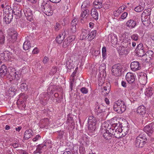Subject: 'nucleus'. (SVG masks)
<instances>
[{
	"mask_svg": "<svg viewBox=\"0 0 154 154\" xmlns=\"http://www.w3.org/2000/svg\"><path fill=\"white\" fill-rule=\"evenodd\" d=\"M57 71V68H52L50 73L51 74H53L56 72Z\"/></svg>",
	"mask_w": 154,
	"mask_h": 154,
	"instance_id": "69168bd1",
	"label": "nucleus"
},
{
	"mask_svg": "<svg viewBox=\"0 0 154 154\" xmlns=\"http://www.w3.org/2000/svg\"><path fill=\"white\" fill-rule=\"evenodd\" d=\"M103 0H95L93 3L94 7L97 9H100L102 6Z\"/></svg>",
	"mask_w": 154,
	"mask_h": 154,
	"instance_id": "412c9836",
	"label": "nucleus"
},
{
	"mask_svg": "<svg viewBox=\"0 0 154 154\" xmlns=\"http://www.w3.org/2000/svg\"><path fill=\"white\" fill-rule=\"evenodd\" d=\"M96 119L94 117L92 116H90L89 117L88 120V124H96Z\"/></svg>",
	"mask_w": 154,
	"mask_h": 154,
	"instance_id": "cd10ccee",
	"label": "nucleus"
},
{
	"mask_svg": "<svg viewBox=\"0 0 154 154\" xmlns=\"http://www.w3.org/2000/svg\"><path fill=\"white\" fill-rule=\"evenodd\" d=\"M44 146H46L44 144H39L37 146L36 150L33 152V153L35 154L37 153L41 154L42 152V149Z\"/></svg>",
	"mask_w": 154,
	"mask_h": 154,
	"instance_id": "a878e982",
	"label": "nucleus"
},
{
	"mask_svg": "<svg viewBox=\"0 0 154 154\" xmlns=\"http://www.w3.org/2000/svg\"><path fill=\"white\" fill-rule=\"evenodd\" d=\"M90 2L88 0H86L84 2L81 6L82 9L87 8L89 6Z\"/></svg>",
	"mask_w": 154,
	"mask_h": 154,
	"instance_id": "e433bc0d",
	"label": "nucleus"
},
{
	"mask_svg": "<svg viewBox=\"0 0 154 154\" xmlns=\"http://www.w3.org/2000/svg\"><path fill=\"white\" fill-rule=\"evenodd\" d=\"M128 15V13L126 12H124L123 13L121 16V18L122 19H125Z\"/></svg>",
	"mask_w": 154,
	"mask_h": 154,
	"instance_id": "0e129e2a",
	"label": "nucleus"
},
{
	"mask_svg": "<svg viewBox=\"0 0 154 154\" xmlns=\"http://www.w3.org/2000/svg\"><path fill=\"white\" fill-rule=\"evenodd\" d=\"M147 76L146 74L143 72L140 73L139 77V81L140 84L145 85L147 82Z\"/></svg>",
	"mask_w": 154,
	"mask_h": 154,
	"instance_id": "f8f14e48",
	"label": "nucleus"
},
{
	"mask_svg": "<svg viewBox=\"0 0 154 154\" xmlns=\"http://www.w3.org/2000/svg\"><path fill=\"white\" fill-rule=\"evenodd\" d=\"M42 122L44 125L45 126H48L50 123L49 119L48 118H45L42 120L41 122Z\"/></svg>",
	"mask_w": 154,
	"mask_h": 154,
	"instance_id": "79ce46f5",
	"label": "nucleus"
},
{
	"mask_svg": "<svg viewBox=\"0 0 154 154\" xmlns=\"http://www.w3.org/2000/svg\"><path fill=\"white\" fill-rule=\"evenodd\" d=\"M131 40L130 39L128 38L127 39L124 40L122 43V46L124 48H129L130 46H131Z\"/></svg>",
	"mask_w": 154,
	"mask_h": 154,
	"instance_id": "bb28decb",
	"label": "nucleus"
},
{
	"mask_svg": "<svg viewBox=\"0 0 154 154\" xmlns=\"http://www.w3.org/2000/svg\"><path fill=\"white\" fill-rule=\"evenodd\" d=\"M12 54L8 51H5L0 54V67H2L3 66H5V64H2V60L4 61L11 60L12 58Z\"/></svg>",
	"mask_w": 154,
	"mask_h": 154,
	"instance_id": "423d86ee",
	"label": "nucleus"
},
{
	"mask_svg": "<svg viewBox=\"0 0 154 154\" xmlns=\"http://www.w3.org/2000/svg\"><path fill=\"white\" fill-rule=\"evenodd\" d=\"M72 25L71 31L73 33L75 32L76 30V27L75 24H72Z\"/></svg>",
	"mask_w": 154,
	"mask_h": 154,
	"instance_id": "052dcab7",
	"label": "nucleus"
},
{
	"mask_svg": "<svg viewBox=\"0 0 154 154\" xmlns=\"http://www.w3.org/2000/svg\"><path fill=\"white\" fill-rule=\"evenodd\" d=\"M91 14L92 17L95 20L98 19V14L95 8H92L91 10Z\"/></svg>",
	"mask_w": 154,
	"mask_h": 154,
	"instance_id": "393cba45",
	"label": "nucleus"
},
{
	"mask_svg": "<svg viewBox=\"0 0 154 154\" xmlns=\"http://www.w3.org/2000/svg\"><path fill=\"white\" fill-rule=\"evenodd\" d=\"M147 140L145 135L140 134L136 138L134 144L135 146L137 148L143 147L146 143Z\"/></svg>",
	"mask_w": 154,
	"mask_h": 154,
	"instance_id": "39448f33",
	"label": "nucleus"
},
{
	"mask_svg": "<svg viewBox=\"0 0 154 154\" xmlns=\"http://www.w3.org/2000/svg\"><path fill=\"white\" fill-rule=\"evenodd\" d=\"M95 107V112L97 113H100L105 111V110H106V107L103 105L102 104H99L98 103H97Z\"/></svg>",
	"mask_w": 154,
	"mask_h": 154,
	"instance_id": "dca6fc26",
	"label": "nucleus"
},
{
	"mask_svg": "<svg viewBox=\"0 0 154 154\" xmlns=\"http://www.w3.org/2000/svg\"><path fill=\"white\" fill-rule=\"evenodd\" d=\"M20 88L22 91H26L27 89V85L25 83H22L20 85Z\"/></svg>",
	"mask_w": 154,
	"mask_h": 154,
	"instance_id": "c9c22d12",
	"label": "nucleus"
},
{
	"mask_svg": "<svg viewBox=\"0 0 154 154\" xmlns=\"http://www.w3.org/2000/svg\"><path fill=\"white\" fill-rule=\"evenodd\" d=\"M136 25V22L132 19L128 20L126 23V25L130 29L134 28Z\"/></svg>",
	"mask_w": 154,
	"mask_h": 154,
	"instance_id": "aec40b11",
	"label": "nucleus"
},
{
	"mask_svg": "<svg viewBox=\"0 0 154 154\" xmlns=\"http://www.w3.org/2000/svg\"><path fill=\"white\" fill-rule=\"evenodd\" d=\"M41 137L39 135H36L32 140L33 142H35L40 139Z\"/></svg>",
	"mask_w": 154,
	"mask_h": 154,
	"instance_id": "13d9d810",
	"label": "nucleus"
},
{
	"mask_svg": "<svg viewBox=\"0 0 154 154\" xmlns=\"http://www.w3.org/2000/svg\"><path fill=\"white\" fill-rule=\"evenodd\" d=\"M19 96L20 97L23 99L24 100H26L27 98V96L23 93L20 94Z\"/></svg>",
	"mask_w": 154,
	"mask_h": 154,
	"instance_id": "bf43d9fd",
	"label": "nucleus"
},
{
	"mask_svg": "<svg viewBox=\"0 0 154 154\" xmlns=\"http://www.w3.org/2000/svg\"><path fill=\"white\" fill-rule=\"evenodd\" d=\"M88 33V31L84 29L82 31L81 36L83 37V39H85L87 37Z\"/></svg>",
	"mask_w": 154,
	"mask_h": 154,
	"instance_id": "c03bdc74",
	"label": "nucleus"
},
{
	"mask_svg": "<svg viewBox=\"0 0 154 154\" xmlns=\"http://www.w3.org/2000/svg\"><path fill=\"white\" fill-rule=\"evenodd\" d=\"M96 33V30L92 31L89 33H88V35H89V36L88 38L90 39L89 40L91 41L95 37Z\"/></svg>",
	"mask_w": 154,
	"mask_h": 154,
	"instance_id": "2f4dec72",
	"label": "nucleus"
},
{
	"mask_svg": "<svg viewBox=\"0 0 154 154\" xmlns=\"http://www.w3.org/2000/svg\"><path fill=\"white\" fill-rule=\"evenodd\" d=\"M139 38L138 35L136 33L134 34L131 36V38L135 41H137Z\"/></svg>",
	"mask_w": 154,
	"mask_h": 154,
	"instance_id": "09e8293b",
	"label": "nucleus"
},
{
	"mask_svg": "<svg viewBox=\"0 0 154 154\" xmlns=\"http://www.w3.org/2000/svg\"><path fill=\"white\" fill-rule=\"evenodd\" d=\"M143 49L144 48L143 46V44L142 43H140L138 45L136 48V51L137 50H139Z\"/></svg>",
	"mask_w": 154,
	"mask_h": 154,
	"instance_id": "4d7b16f0",
	"label": "nucleus"
},
{
	"mask_svg": "<svg viewBox=\"0 0 154 154\" xmlns=\"http://www.w3.org/2000/svg\"><path fill=\"white\" fill-rule=\"evenodd\" d=\"M143 8L142 6L140 5L135 7L134 9V10L137 12H140L143 11Z\"/></svg>",
	"mask_w": 154,
	"mask_h": 154,
	"instance_id": "8fccbe9b",
	"label": "nucleus"
},
{
	"mask_svg": "<svg viewBox=\"0 0 154 154\" xmlns=\"http://www.w3.org/2000/svg\"><path fill=\"white\" fill-rule=\"evenodd\" d=\"M111 43L114 45H116L118 42V39L117 36L115 34H113L111 36Z\"/></svg>",
	"mask_w": 154,
	"mask_h": 154,
	"instance_id": "c85d7f7f",
	"label": "nucleus"
},
{
	"mask_svg": "<svg viewBox=\"0 0 154 154\" xmlns=\"http://www.w3.org/2000/svg\"><path fill=\"white\" fill-rule=\"evenodd\" d=\"M30 47L31 45L29 41L26 40L24 42L23 46V48L24 50H27L30 48Z\"/></svg>",
	"mask_w": 154,
	"mask_h": 154,
	"instance_id": "7c9ffc66",
	"label": "nucleus"
},
{
	"mask_svg": "<svg viewBox=\"0 0 154 154\" xmlns=\"http://www.w3.org/2000/svg\"><path fill=\"white\" fill-rule=\"evenodd\" d=\"M111 71L113 75L116 76H119L122 72V68H112Z\"/></svg>",
	"mask_w": 154,
	"mask_h": 154,
	"instance_id": "6ab92c4d",
	"label": "nucleus"
},
{
	"mask_svg": "<svg viewBox=\"0 0 154 154\" xmlns=\"http://www.w3.org/2000/svg\"><path fill=\"white\" fill-rule=\"evenodd\" d=\"M96 124H88V130L91 133H93L96 129Z\"/></svg>",
	"mask_w": 154,
	"mask_h": 154,
	"instance_id": "c756f323",
	"label": "nucleus"
},
{
	"mask_svg": "<svg viewBox=\"0 0 154 154\" xmlns=\"http://www.w3.org/2000/svg\"><path fill=\"white\" fill-rule=\"evenodd\" d=\"M40 8L42 11L48 16H51L53 14L52 5L49 1H43L41 4Z\"/></svg>",
	"mask_w": 154,
	"mask_h": 154,
	"instance_id": "f257e3e1",
	"label": "nucleus"
},
{
	"mask_svg": "<svg viewBox=\"0 0 154 154\" xmlns=\"http://www.w3.org/2000/svg\"><path fill=\"white\" fill-rule=\"evenodd\" d=\"M75 38V37L74 35L70 36L68 37L66 39L70 43L73 41Z\"/></svg>",
	"mask_w": 154,
	"mask_h": 154,
	"instance_id": "864d4df0",
	"label": "nucleus"
},
{
	"mask_svg": "<svg viewBox=\"0 0 154 154\" xmlns=\"http://www.w3.org/2000/svg\"><path fill=\"white\" fill-rule=\"evenodd\" d=\"M153 53L152 51H148L143 56L142 59L147 62H148V61H150L151 59Z\"/></svg>",
	"mask_w": 154,
	"mask_h": 154,
	"instance_id": "2eb2a0df",
	"label": "nucleus"
},
{
	"mask_svg": "<svg viewBox=\"0 0 154 154\" xmlns=\"http://www.w3.org/2000/svg\"><path fill=\"white\" fill-rule=\"evenodd\" d=\"M113 109L119 113H121L126 110V106L124 101L118 100L114 103Z\"/></svg>",
	"mask_w": 154,
	"mask_h": 154,
	"instance_id": "20e7f679",
	"label": "nucleus"
},
{
	"mask_svg": "<svg viewBox=\"0 0 154 154\" xmlns=\"http://www.w3.org/2000/svg\"><path fill=\"white\" fill-rule=\"evenodd\" d=\"M111 85L109 83H107L102 89L101 94L104 96L107 95L110 91Z\"/></svg>",
	"mask_w": 154,
	"mask_h": 154,
	"instance_id": "ddd939ff",
	"label": "nucleus"
},
{
	"mask_svg": "<svg viewBox=\"0 0 154 154\" xmlns=\"http://www.w3.org/2000/svg\"><path fill=\"white\" fill-rule=\"evenodd\" d=\"M112 128L111 126H110L109 124L107 123H105L103 124L102 126V129L103 128L107 129L108 130V128Z\"/></svg>",
	"mask_w": 154,
	"mask_h": 154,
	"instance_id": "de8ad7c7",
	"label": "nucleus"
},
{
	"mask_svg": "<svg viewBox=\"0 0 154 154\" xmlns=\"http://www.w3.org/2000/svg\"><path fill=\"white\" fill-rule=\"evenodd\" d=\"M112 5L111 4H106L104 5V8L106 9H108L112 8Z\"/></svg>",
	"mask_w": 154,
	"mask_h": 154,
	"instance_id": "680f3d73",
	"label": "nucleus"
},
{
	"mask_svg": "<svg viewBox=\"0 0 154 154\" xmlns=\"http://www.w3.org/2000/svg\"><path fill=\"white\" fill-rule=\"evenodd\" d=\"M125 6L122 5L117 10L118 14H119L125 10Z\"/></svg>",
	"mask_w": 154,
	"mask_h": 154,
	"instance_id": "49530a36",
	"label": "nucleus"
},
{
	"mask_svg": "<svg viewBox=\"0 0 154 154\" xmlns=\"http://www.w3.org/2000/svg\"><path fill=\"white\" fill-rule=\"evenodd\" d=\"M24 13L28 20L31 21L33 20L32 12L30 9H27L24 11Z\"/></svg>",
	"mask_w": 154,
	"mask_h": 154,
	"instance_id": "f3484780",
	"label": "nucleus"
},
{
	"mask_svg": "<svg viewBox=\"0 0 154 154\" xmlns=\"http://www.w3.org/2000/svg\"><path fill=\"white\" fill-rule=\"evenodd\" d=\"M119 53L120 55L126 54L128 53V51L127 50H125V49H122L120 50Z\"/></svg>",
	"mask_w": 154,
	"mask_h": 154,
	"instance_id": "603ef678",
	"label": "nucleus"
},
{
	"mask_svg": "<svg viewBox=\"0 0 154 154\" xmlns=\"http://www.w3.org/2000/svg\"><path fill=\"white\" fill-rule=\"evenodd\" d=\"M61 34V37L63 36L62 37L63 38H64L65 37V36L66 35V33L65 30H64L62 31L60 33Z\"/></svg>",
	"mask_w": 154,
	"mask_h": 154,
	"instance_id": "774afa93",
	"label": "nucleus"
},
{
	"mask_svg": "<svg viewBox=\"0 0 154 154\" xmlns=\"http://www.w3.org/2000/svg\"><path fill=\"white\" fill-rule=\"evenodd\" d=\"M137 112L139 115L143 119H144L147 120L148 114L146 112V108L143 105H140L138 107L137 110Z\"/></svg>",
	"mask_w": 154,
	"mask_h": 154,
	"instance_id": "0eeeda50",
	"label": "nucleus"
},
{
	"mask_svg": "<svg viewBox=\"0 0 154 154\" xmlns=\"http://www.w3.org/2000/svg\"><path fill=\"white\" fill-rule=\"evenodd\" d=\"M71 116L70 114H69L67 116V122L69 123V124H72L74 122V120L73 118Z\"/></svg>",
	"mask_w": 154,
	"mask_h": 154,
	"instance_id": "a19ab883",
	"label": "nucleus"
},
{
	"mask_svg": "<svg viewBox=\"0 0 154 154\" xmlns=\"http://www.w3.org/2000/svg\"><path fill=\"white\" fill-rule=\"evenodd\" d=\"M89 13V10L88 9H85L84 11H82L80 15L81 17L84 18L85 17L86 18L88 16Z\"/></svg>",
	"mask_w": 154,
	"mask_h": 154,
	"instance_id": "473e14b6",
	"label": "nucleus"
},
{
	"mask_svg": "<svg viewBox=\"0 0 154 154\" xmlns=\"http://www.w3.org/2000/svg\"><path fill=\"white\" fill-rule=\"evenodd\" d=\"M3 15L5 16L6 14H11L10 11H12L13 13H14L15 15H17V14L15 13V12L13 10H11V8L9 6L6 5L5 7L3 9Z\"/></svg>",
	"mask_w": 154,
	"mask_h": 154,
	"instance_id": "4be33fe9",
	"label": "nucleus"
},
{
	"mask_svg": "<svg viewBox=\"0 0 154 154\" xmlns=\"http://www.w3.org/2000/svg\"><path fill=\"white\" fill-rule=\"evenodd\" d=\"M10 68H0V76L2 77L5 76L7 78L9 79L10 81L15 80L16 78V75L18 76L17 72H15L14 73L9 72V69Z\"/></svg>",
	"mask_w": 154,
	"mask_h": 154,
	"instance_id": "f03ea898",
	"label": "nucleus"
},
{
	"mask_svg": "<svg viewBox=\"0 0 154 154\" xmlns=\"http://www.w3.org/2000/svg\"><path fill=\"white\" fill-rule=\"evenodd\" d=\"M151 11L150 8H148L144 10L141 14V20L143 25L145 26H148L151 23L150 18Z\"/></svg>",
	"mask_w": 154,
	"mask_h": 154,
	"instance_id": "7ed1b4c3",
	"label": "nucleus"
},
{
	"mask_svg": "<svg viewBox=\"0 0 154 154\" xmlns=\"http://www.w3.org/2000/svg\"><path fill=\"white\" fill-rule=\"evenodd\" d=\"M136 51L138 56L142 57H143V56L144 55L145 52L144 49L139 50H137Z\"/></svg>",
	"mask_w": 154,
	"mask_h": 154,
	"instance_id": "58836bf2",
	"label": "nucleus"
},
{
	"mask_svg": "<svg viewBox=\"0 0 154 154\" xmlns=\"http://www.w3.org/2000/svg\"><path fill=\"white\" fill-rule=\"evenodd\" d=\"M91 53L93 56L97 57L99 55L100 52L99 50H93L92 52H91Z\"/></svg>",
	"mask_w": 154,
	"mask_h": 154,
	"instance_id": "3c124183",
	"label": "nucleus"
},
{
	"mask_svg": "<svg viewBox=\"0 0 154 154\" xmlns=\"http://www.w3.org/2000/svg\"><path fill=\"white\" fill-rule=\"evenodd\" d=\"M153 92L152 88L151 87H148L146 89L145 94L147 97H150L152 95Z\"/></svg>",
	"mask_w": 154,
	"mask_h": 154,
	"instance_id": "b1692460",
	"label": "nucleus"
},
{
	"mask_svg": "<svg viewBox=\"0 0 154 154\" xmlns=\"http://www.w3.org/2000/svg\"><path fill=\"white\" fill-rule=\"evenodd\" d=\"M4 20L6 24H9L13 19V16L12 14H6L5 15Z\"/></svg>",
	"mask_w": 154,
	"mask_h": 154,
	"instance_id": "5701e85b",
	"label": "nucleus"
},
{
	"mask_svg": "<svg viewBox=\"0 0 154 154\" xmlns=\"http://www.w3.org/2000/svg\"><path fill=\"white\" fill-rule=\"evenodd\" d=\"M61 28V26L58 23H57L55 26V29L56 31L59 30Z\"/></svg>",
	"mask_w": 154,
	"mask_h": 154,
	"instance_id": "6e6d98bb",
	"label": "nucleus"
},
{
	"mask_svg": "<svg viewBox=\"0 0 154 154\" xmlns=\"http://www.w3.org/2000/svg\"><path fill=\"white\" fill-rule=\"evenodd\" d=\"M62 98L60 97H58L55 99L54 98V101L55 103H60Z\"/></svg>",
	"mask_w": 154,
	"mask_h": 154,
	"instance_id": "e2e57ef3",
	"label": "nucleus"
},
{
	"mask_svg": "<svg viewBox=\"0 0 154 154\" xmlns=\"http://www.w3.org/2000/svg\"><path fill=\"white\" fill-rule=\"evenodd\" d=\"M16 91V90L15 89L14 87L11 86L9 88L8 91L10 94H14Z\"/></svg>",
	"mask_w": 154,
	"mask_h": 154,
	"instance_id": "a18cd8bd",
	"label": "nucleus"
},
{
	"mask_svg": "<svg viewBox=\"0 0 154 154\" xmlns=\"http://www.w3.org/2000/svg\"><path fill=\"white\" fill-rule=\"evenodd\" d=\"M114 119L113 118L112 120V124L111 125V126H112V128H115V127L117 126V125L118 124V122H119V121H118L117 120H116V122L114 121Z\"/></svg>",
	"mask_w": 154,
	"mask_h": 154,
	"instance_id": "37998d69",
	"label": "nucleus"
},
{
	"mask_svg": "<svg viewBox=\"0 0 154 154\" xmlns=\"http://www.w3.org/2000/svg\"><path fill=\"white\" fill-rule=\"evenodd\" d=\"M112 132H113L112 136L113 137H115L117 138H120L121 137H122V135L123 134H121L122 130L121 128H117L116 129H115V128H111Z\"/></svg>",
	"mask_w": 154,
	"mask_h": 154,
	"instance_id": "9b49d317",
	"label": "nucleus"
},
{
	"mask_svg": "<svg viewBox=\"0 0 154 154\" xmlns=\"http://www.w3.org/2000/svg\"><path fill=\"white\" fill-rule=\"evenodd\" d=\"M144 131L148 135L150 136L154 131V123L152 122L146 125L144 128Z\"/></svg>",
	"mask_w": 154,
	"mask_h": 154,
	"instance_id": "9d476101",
	"label": "nucleus"
},
{
	"mask_svg": "<svg viewBox=\"0 0 154 154\" xmlns=\"http://www.w3.org/2000/svg\"><path fill=\"white\" fill-rule=\"evenodd\" d=\"M33 131L31 129L26 130L24 133L23 139V142H24L25 140H28L33 136Z\"/></svg>",
	"mask_w": 154,
	"mask_h": 154,
	"instance_id": "4468645a",
	"label": "nucleus"
},
{
	"mask_svg": "<svg viewBox=\"0 0 154 154\" xmlns=\"http://www.w3.org/2000/svg\"><path fill=\"white\" fill-rule=\"evenodd\" d=\"M140 64L137 61H134L131 63L130 64L131 67H139Z\"/></svg>",
	"mask_w": 154,
	"mask_h": 154,
	"instance_id": "72a5a7b5",
	"label": "nucleus"
},
{
	"mask_svg": "<svg viewBox=\"0 0 154 154\" xmlns=\"http://www.w3.org/2000/svg\"><path fill=\"white\" fill-rule=\"evenodd\" d=\"M81 92L83 94H86L88 92V89L85 87H83L80 89Z\"/></svg>",
	"mask_w": 154,
	"mask_h": 154,
	"instance_id": "5fc2aeb1",
	"label": "nucleus"
},
{
	"mask_svg": "<svg viewBox=\"0 0 154 154\" xmlns=\"http://www.w3.org/2000/svg\"><path fill=\"white\" fill-rule=\"evenodd\" d=\"M5 36L3 35V32L0 30V43L3 44L4 43Z\"/></svg>",
	"mask_w": 154,
	"mask_h": 154,
	"instance_id": "ea45409f",
	"label": "nucleus"
},
{
	"mask_svg": "<svg viewBox=\"0 0 154 154\" xmlns=\"http://www.w3.org/2000/svg\"><path fill=\"white\" fill-rule=\"evenodd\" d=\"M70 44V43L66 39L63 42L62 47L64 48H66L69 46Z\"/></svg>",
	"mask_w": 154,
	"mask_h": 154,
	"instance_id": "4c0bfd02",
	"label": "nucleus"
},
{
	"mask_svg": "<svg viewBox=\"0 0 154 154\" xmlns=\"http://www.w3.org/2000/svg\"><path fill=\"white\" fill-rule=\"evenodd\" d=\"M64 38H62L61 34H60L58 35L56 38V42L59 44H60L62 43V41L64 40Z\"/></svg>",
	"mask_w": 154,
	"mask_h": 154,
	"instance_id": "f704fd0d",
	"label": "nucleus"
},
{
	"mask_svg": "<svg viewBox=\"0 0 154 154\" xmlns=\"http://www.w3.org/2000/svg\"><path fill=\"white\" fill-rule=\"evenodd\" d=\"M17 32L11 29L9 30L8 32L9 36L8 37L9 41L12 43L15 42L17 38Z\"/></svg>",
	"mask_w": 154,
	"mask_h": 154,
	"instance_id": "1a4fd4ad",
	"label": "nucleus"
},
{
	"mask_svg": "<svg viewBox=\"0 0 154 154\" xmlns=\"http://www.w3.org/2000/svg\"><path fill=\"white\" fill-rule=\"evenodd\" d=\"M107 129L103 128L100 130L101 133L103 134V137L107 140H109L112 137L113 132H112L111 128H107Z\"/></svg>",
	"mask_w": 154,
	"mask_h": 154,
	"instance_id": "6e6552de",
	"label": "nucleus"
},
{
	"mask_svg": "<svg viewBox=\"0 0 154 154\" xmlns=\"http://www.w3.org/2000/svg\"><path fill=\"white\" fill-rule=\"evenodd\" d=\"M79 150L80 152L81 153H82V154L84 153L85 152V149L83 148V147L80 146L79 147Z\"/></svg>",
	"mask_w": 154,
	"mask_h": 154,
	"instance_id": "338daca9",
	"label": "nucleus"
},
{
	"mask_svg": "<svg viewBox=\"0 0 154 154\" xmlns=\"http://www.w3.org/2000/svg\"><path fill=\"white\" fill-rule=\"evenodd\" d=\"M125 78L127 82L130 83H133L135 81V76L131 72H128L126 75Z\"/></svg>",
	"mask_w": 154,
	"mask_h": 154,
	"instance_id": "a211bd4d",
	"label": "nucleus"
}]
</instances>
